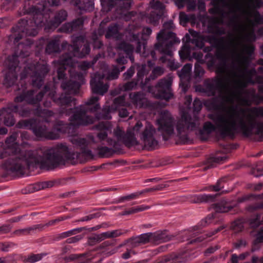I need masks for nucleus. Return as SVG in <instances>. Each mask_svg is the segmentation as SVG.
<instances>
[{
	"label": "nucleus",
	"instance_id": "obj_63",
	"mask_svg": "<svg viewBox=\"0 0 263 263\" xmlns=\"http://www.w3.org/2000/svg\"><path fill=\"white\" fill-rule=\"evenodd\" d=\"M194 72L196 77H201L204 73V70L199 64H196Z\"/></svg>",
	"mask_w": 263,
	"mask_h": 263
},
{
	"label": "nucleus",
	"instance_id": "obj_62",
	"mask_svg": "<svg viewBox=\"0 0 263 263\" xmlns=\"http://www.w3.org/2000/svg\"><path fill=\"white\" fill-rule=\"evenodd\" d=\"M228 159V157L226 155H224L223 156H216L215 157H211L209 159L210 163H219L221 162L224 161Z\"/></svg>",
	"mask_w": 263,
	"mask_h": 263
},
{
	"label": "nucleus",
	"instance_id": "obj_61",
	"mask_svg": "<svg viewBox=\"0 0 263 263\" xmlns=\"http://www.w3.org/2000/svg\"><path fill=\"white\" fill-rule=\"evenodd\" d=\"M35 115L41 117H46L52 116L53 115V113L52 111L48 109H43L37 110L35 113Z\"/></svg>",
	"mask_w": 263,
	"mask_h": 263
},
{
	"label": "nucleus",
	"instance_id": "obj_1",
	"mask_svg": "<svg viewBox=\"0 0 263 263\" xmlns=\"http://www.w3.org/2000/svg\"><path fill=\"white\" fill-rule=\"evenodd\" d=\"M256 40L254 30L250 29L242 37L230 36L228 46L230 48L232 59L230 69H227L226 60L215 67L217 76L204 80L202 91L209 97L215 96L217 92L222 94V99L226 102L250 106L258 96L254 92L249 94L243 89L250 84L263 83V76L257 74L255 69H249L251 57L255 50L252 43Z\"/></svg>",
	"mask_w": 263,
	"mask_h": 263
},
{
	"label": "nucleus",
	"instance_id": "obj_46",
	"mask_svg": "<svg viewBox=\"0 0 263 263\" xmlns=\"http://www.w3.org/2000/svg\"><path fill=\"white\" fill-rule=\"evenodd\" d=\"M59 221V219H54L49 221L48 222L45 223V224H38L36 225H35L33 227H29L30 232L31 231H35V230H39L42 231L45 227H48L49 226L52 225L54 224L57 221Z\"/></svg>",
	"mask_w": 263,
	"mask_h": 263
},
{
	"label": "nucleus",
	"instance_id": "obj_53",
	"mask_svg": "<svg viewBox=\"0 0 263 263\" xmlns=\"http://www.w3.org/2000/svg\"><path fill=\"white\" fill-rule=\"evenodd\" d=\"M190 43L200 49L203 47L204 44L203 39L200 37L191 39L189 42V44Z\"/></svg>",
	"mask_w": 263,
	"mask_h": 263
},
{
	"label": "nucleus",
	"instance_id": "obj_18",
	"mask_svg": "<svg viewBox=\"0 0 263 263\" xmlns=\"http://www.w3.org/2000/svg\"><path fill=\"white\" fill-rule=\"evenodd\" d=\"M104 76L98 73L94 74L90 80L92 91L94 93L103 95L108 89V85L104 84Z\"/></svg>",
	"mask_w": 263,
	"mask_h": 263
},
{
	"label": "nucleus",
	"instance_id": "obj_7",
	"mask_svg": "<svg viewBox=\"0 0 263 263\" xmlns=\"http://www.w3.org/2000/svg\"><path fill=\"white\" fill-rule=\"evenodd\" d=\"M99 99L98 97H92L85 103L87 108L82 106L76 108L74 114L69 118L70 124L78 126L92 124L93 122V118L87 116L86 112L88 110L91 112H95L100 108L98 103Z\"/></svg>",
	"mask_w": 263,
	"mask_h": 263
},
{
	"label": "nucleus",
	"instance_id": "obj_26",
	"mask_svg": "<svg viewBox=\"0 0 263 263\" xmlns=\"http://www.w3.org/2000/svg\"><path fill=\"white\" fill-rule=\"evenodd\" d=\"M172 236L167 234L166 230L159 231L151 233V242L159 243L161 242H166L170 240Z\"/></svg>",
	"mask_w": 263,
	"mask_h": 263
},
{
	"label": "nucleus",
	"instance_id": "obj_33",
	"mask_svg": "<svg viewBox=\"0 0 263 263\" xmlns=\"http://www.w3.org/2000/svg\"><path fill=\"white\" fill-rule=\"evenodd\" d=\"M59 41L52 40L49 42L46 48V52L49 54L60 51Z\"/></svg>",
	"mask_w": 263,
	"mask_h": 263
},
{
	"label": "nucleus",
	"instance_id": "obj_27",
	"mask_svg": "<svg viewBox=\"0 0 263 263\" xmlns=\"http://www.w3.org/2000/svg\"><path fill=\"white\" fill-rule=\"evenodd\" d=\"M115 246V243L110 241H105L97 246L95 251H100L101 253L111 255L117 251L118 248H110Z\"/></svg>",
	"mask_w": 263,
	"mask_h": 263
},
{
	"label": "nucleus",
	"instance_id": "obj_11",
	"mask_svg": "<svg viewBox=\"0 0 263 263\" xmlns=\"http://www.w3.org/2000/svg\"><path fill=\"white\" fill-rule=\"evenodd\" d=\"M157 122L159 125L158 129L161 132L163 140H168L174 133V119L173 116L169 111L163 110L159 114Z\"/></svg>",
	"mask_w": 263,
	"mask_h": 263
},
{
	"label": "nucleus",
	"instance_id": "obj_40",
	"mask_svg": "<svg viewBox=\"0 0 263 263\" xmlns=\"http://www.w3.org/2000/svg\"><path fill=\"white\" fill-rule=\"evenodd\" d=\"M149 5L151 8L154 9L153 11L158 13H162V14H163L165 6L161 2L159 1L153 0L150 2Z\"/></svg>",
	"mask_w": 263,
	"mask_h": 263
},
{
	"label": "nucleus",
	"instance_id": "obj_41",
	"mask_svg": "<svg viewBox=\"0 0 263 263\" xmlns=\"http://www.w3.org/2000/svg\"><path fill=\"white\" fill-rule=\"evenodd\" d=\"M164 72V69L163 68L159 66L155 67L153 70L151 74L149 77L145 79V83H146L147 81H148L150 79L154 80L156 79L157 77L161 76L163 74Z\"/></svg>",
	"mask_w": 263,
	"mask_h": 263
},
{
	"label": "nucleus",
	"instance_id": "obj_28",
	"mask_svg": "<svg viewBox=\"0 0 263 263\" xmlns=\"http://www.w3.org/2000/svg\"><path fill=\"white\" fill-rule=\"evenodd\" d=\"M68 53H65L61 55L58 60V63L60 66L64 67L65 66L73 67L76 64L75 60L71 51H69Z\"/></svg>",
	"mask_w": 263,
	"mask_h": 263
},
{
	"label": "nucleus",
	"instance_id": "obj_47",
	"mask_svg": "<svg viewBox=\"0 0 263 263\" xmlns=\"http://www.w3.org/2000/svg\"><path fill=\"white\" fill-rule=\"evenodd\" d=\"M120 73L119 68L117 66H114L112 70L108 74L106 79L108 80L117 79Z\"/></svg>",
	"mask_w": 263,
	"mask_h": 263
},
{
	"label": "nucleus",
	"instance_id": "obj_38",
	"mask_svg": "<svg viewBox=\"0 0 263 263\" xmlns=\"http://www.w3.org/2000/svg\"><path fill=\"white\" fill-rule=\"evenodd\" d=\"M138 81L133 80L130 81H128L122 85L121 87V90L124 91H132L136 89L138 86Z\"/></svg>",
	"mask_w": 263,
	"mask_h": 263
},
{
	"label": "nucleus",
	"instance_id": "obj_5",
	"mask_svg": "<svg viewBox=\"0 0 263 263\" xmlns=\"http://www.w3.org/2000/svg\"><path fill=\"white\" fill-rule=\"evenodd\" d=\"M26 2L22 11L18 12L19 15H25L26 13L33 15V20L29 23L28 21L21 19L17 24L11 29V34L9 36L10 41L16 43L25 35L35 36L37 32V28L42 26L43 22V16L42 11L35 6H31L26 9Z\"/></svg>",
	"mask_w": 263,
	"mask_h": 263
},
{
	"label": "nucleus",
	"instance_id": "obj_56",
	"mask_svg": "<svg viewBox=\"0 0 263 263\" xmlns=\"http://www.w3.org/2000/svg\"><path fill=\"white\" fill-rule=\"evenodd\" d=\"M262 223V220H260V215H257L254 218L249 220V225L251 228H256L259 227Z\"/></svg>",
	"mask_w": 263,
	"mask_h": 263
},
{
	"label": "nucleus",
	"instance_id": "obj_12",
	"mask_svg": "<svg viewBox=\"0 0 263 263\" xmlns=\"http://www.w3.org/2000/svg\"><path fill=\"white\" fill-rule=\"evenodd\" d=\"M8 67L4 77L3 85L6 87L13 85L17 78V72L20 71L18 62L13 56H8L5 62Z\"/></svg>",
	"mask_w": 263,
	"mask_h": 263
},
{
	"label": "nucleus",
	"instance_id": "obj_52",
	"mask_svg": "<svg viewBox=\"0 0 263 263\" xmlns=\"http://www.w3.org/2000/svg\"><path fill=\"white\" fill-rule=\"evenodd\" d=\"M84 24V17H81L71 22L73 31H77L83 27Z\"/></svg>",
	"mask_w": 263,
	"mask_h": 263
},
{
	"label": "nucleus",
	"instance_id": "obj_23",
	"mask_svg": "<svg viewBox=\"0 0 263 263\" xmlns=\"http://www.w3.org/2000/svg\"><path fill=\"white\" fill-rule=\"evenodd\" d=\"M32 44L33 42L28 40L18 43L14 54L11 56L14 57L15 60L19 62L18 58H25L29 55L30 46Z\"/></svg>",
	"mask_w": 263,
	"mask_h": 263
},
{
	"label": "nucleus",
	"instance_id": "obj_25",
	"mask_svg": "<svg viewBox=\"0 0 263 263\" xmlns=\"http://www.w3.org/2000/svg\"><path fill=\"white\" fill-rule=\"evenodd\" d=\"M67 13L64 10H61L55 14L54 19L49 23V28L53 29L57 28L63 21L66 20Z\"/></svg>",
	"mask_w": 263,
	"mask_h": 263
},
{
	"label": "nucleus",
	"instance_id": "obj_21",
	"mask_svg": "<svg viewBox=\"0 0 263 263\" xmlns=\"http://www.w3.org/2000/svg\"><path fill=\"white\" fill-rule=\"evenodd\" d=\"M34 90H31L25 93H23L17 96L14 101L16 102H21L25 100L28 104H35L42 100L45 91H41L38 93L35 98L33 97Z\"/></svg>",
	"mask_w": 263,
	"mask_h": 263
},
{
	"label": "nucleus",
	"instance_id": "obj_24",
	"mask_svg": "<svg viewBox=\"0 0 263 263\" xmlns=\"http://www.w3.org/2000/svg\"><path fill=\"white\" fill-rule=\"evenodd\" d=\"M111 124L109 122H101L95 126V128L100 130L97 134V137L100 141H104L108 139L107 134L105 130H109L111 128Z\"/></svg>",
	"mask_w": 263,
	"mask_h": 263
},
{
	"label": "nucleus",
	"instance_id": "obj_31",
	"mask_svg": "<svg viewBox=\"0 0 263 263\" xmlns=\"http://www.w3.org/2000/svg\"><path fill=\"white\" fill-rule=\"evenodd\" d=\"M36 123V120L33 119L20 120L16 125L18 128H28L32 129Z\"/></svg>",
	"mask_w": 263,
	"mask_h": 263
},
{
	"label": "nucleus",
	"instance_id": "obj_64",
	"mask_svg": "<svg viewBox=\"0 0 263 263\" xmlns=\"http://www.w3.org/2000/svg\"><path fill=\"white\" fill-rule=\"evenodd\" d=\"M43 254H33L28 257L26 261L31 263H33L41 260Z\"/></svg>",
	"mask_w": 263,
	"mask_h": 263
},
{
	"label": "nucleus",
	"instance_id": "obj_51",
	"mask_svg": "<svg viewBox=\"0 0 263 263\" xmlns=\"http://www.w3.org/2000/svg\"><path fill=\"white\" fill-rule=\"evenodd\" d=\"M102 241L100 234H93L88 238V245L92 246Z\"/></svg>",
	"mask_w": 263,
	"mask_h": 263
},
{
	"label": "nucleus",
	"instance_id": "obj_35",
	"mask_svg": "<svg viewBox=\"0 0 263 263\" xmlns=\"http://www.w3.org/2000/svg\"><path fill=\"white\" fill-rule=\"evenodd\" d=\"M263 242V229H260L256 234V237L253 241L251 251L254 252L259 248V244Z\"/></svg>",
	"mask_w": 263,
	"mask_h": 263
},
{
	"label": "nucleus",
	"instance_id": "obj_20",
	"mask_svg": "<svg viewBox=\"0 0 263 263\" xmlns=\"http://www.w3.org/2000/svg\"><path fill=\"white\" fill-rule=\"evenodd\" d=\"M107 143L108 145L112 146V148L107 146H100L98 148V156L101 158H108L118 152L120 148L118 147L117 142L112 139H108Z\"/></svg>",
	"mask_w": 263,
	"mask_h": 263
},
{
	"label": "nucleus",
	"instance_id": "obj_57",
	"mask_svg": "<svg viewBox=\"0 0 263 263\" xmlns=\"http://www.w3.org/2000/svg\"><path fill=\"white\" fill-rule=\"evenodd\" d=\"M135 67L134 66H131L125 73L123 74V80L127 81L129 80L135 73Z\"/></svg>",
	"mask_w": 263,
	"mask_h": 263
},
{
	"label": "nucleus",
	"instance_id": "obj_19",
	"mask_svg": "<svg viewBox=\"0 0 263 263\" xmlns=\"http://www.w3.org/2000/svg\"><path fill=\"white\" fill-rule=\"evenodd\" d=\"M129 99L136 108H146L149 105L146 94L141 91L130 92Z\"/></svg>",
	"mask_w": 263,
	"mask_h": 263
},
{
	"label": "nucleus",
	"instance_id": "obj_44",
	"mask_svg": "<svg viewBox=\"0 0 263 263\" xmlns=\"http://www.w3.org/2000/svg\"><path fill=\"white\" fill-rule=\"evenodd\" d=\"M263 209V200L250 204L246 207V210L249 212H254Z\"/></svg>",
	"mask_w": 263,
	"mask_h": 263
},
{
	"label": "nucleus",
	"instance_id": "obj_54",
	"mask_svg": "<svg viewBox=\"0 0 263 263\" xmlns=\"http://www.w3.org/2000/svg\"><path fill=\"white\" fill-rule=\"evenodd\" d=\"M181 260L177 257H172L170 256H164L159 261V263H179Z\"/></svg>",
	"mask_w": 263,
	"mask_h": 263
},
{
	"label": "nucleus",
	"instance_id": "obj_3",
	"mask_svg": "<svg viewBox=\"0 0 263 263\" xmlns=\"http://www.w3.org/2000/svg\"><path fill=\"white\" fill-rule=\"evenodd\" d=\"M213 8L210 9L209 12L211 14H217L220 17H214L212 22L214 24H222L223 20H228L229 24L233 26L236 34H229L226 37V43L224 37L217 38L214 36H209L208 42L213 44L217 48L216 56L221 61L226 60V55L222 51L228 50L230 54V48L228 46V39L229 37L240 36L243 37L246 33L251 29H254L255 22H258V17L255 16V21L251 19L252 15L250 10L249 4L242 6L235 0H211Z\"/></svg>",
	"mask_w": 263,
	"mask_h": 263
},
{
	"label": "nucleus",
	"instance_id": "obj_48",
	"mask_svg": "<svg viewBox=\"0 0 263 263\" xmlns=\"http://www.w3.org/2000/svg\"><path fill=\"white\" fill-rule=\"evenodd\" d=\"M18 0H5L2 5V8L6 11H8L13 9L18 3Z\"/></svg>",
	"mask_w": 263,
	"mask_h": 263
},
{
	"label": "nucleus",
	"instance_id": "obj_4",
	"mask_svg": "<svg viewBox=\"0 0 263 263\" xmlns=\"http://www.w3.org/2000/svg\"><path fill=\"white\" fill-rule=\"evenodd\" d=\"M211 105L217 112L209 115L214 124L210 122L204 124L203 130L208 134L217 129L222 136H230L239 128L243 135H249L254 125L255 117L263 115V108L226 105L216 98L213 99Z\"/></svg>",
	"mask_w": 263,
	"mask_h": 263
},
{
	"label": "nucleus",
	"instance_id": "obj_8",
	"mask_svg": "<svg viewBox=\"0 0 263 263\" xmlns=\"http://www.w3.org/2000/svg\"><path fill=\"white\" fill-rule=\"evenodd\" d=\"M134 136L140 134V138L144 147L147 150H153L158 146V141L156 129L149 123L143 128L142 123L138 121L133 128Z\"/></svg>",
	"mask_w": 263,
	"mask_h": 263
},
{
	"label": "nucleus",
	"instance_id": "obj_16",
	"mask_svg": "<svg viewBox=\"0 0 263 263\" xmlns=\"http://www.w3.org/2000/svg\"><path fill=\"white\" fill-rule=\"evenodd\" d=\"M114 136L117 138L118 141H122L126 146L130 147L133 146L137 145L139 144L135 137L134 135V132L127 130L126 134H125L124 130L117 126L113 131Z\"/></svg>",
	"mask_w": 263,
	"mask_h": 263
},
{
	"label": "nucleus",
	"instance_id": "obj_43",
	"mask_svg": "<svg viewBox=\"0 0 263 263\" xmlns=\"http://www.w3.org/2000/svg\"><path fill=\"white\" fill-rule=\"evenodd\" d=\"M255 107V108H263V106L262 107ZM259 117H263V114L262 115H258L255 117L254 125L253 126V128L252 129L251 133L249 135H245V136H249L251 135L252 134L253 130L255 127H256V128H257V131H256L257 134H263V122H259L258 123H256L257 118Z\"/></svg>",
	"mask_w": 263,
	"mask_h": 263
},
{
	"label": "nucleus",
	"instance_id": "obj_58",
	"mask_svg": "<svg viewBox=\"0 0 263 263\" xmlns=\"http://www.w3.org/2000/svg\"><path fill=\"white\" fill-rule=\"evenodd\" d=\"M215 217L214 214H210L208 215L204 219H202L201 221V226L202 227H206L211 223Z\"/></svg>",
	"mask_w": 263,
	"mask_h": 263
},
{
	"label": "nucleus",
	"instance_id": "obj_45",
	"mask_svg": "<svg viewBox=\"0 0 263 263\" xmlns=\"http://www.w3.org/2000/svg\"><path fill=\"white\" fill-rule=\"evenodd\" d=\"M231 228L236 233L241 232L243 229V222L240 219H237L232 223Z\"/></svg>",
	"mask_w": 263,
	"mask_h": 263
},
{
	"label": "nucleus",
	"instance_id": "obj_9",
	"mask_svg": "<svg viewBox=\"0 0 263 263\" xmlns=\"http://www.w3.org/2000/svg\"><path fill=\"white\" fill-rule=\"evenodd\" d=\"M47 65L40 64L38 62L30 63L24 67L21 73V79H25L30 76L33 87L40 88L44 83V78L49 72Z\"/></svg>",
	"mask_w": 263,
	"mask_h": 263
},
{
	"label": "nucleus",
	"instance_id": "obj_55",
	"mask_svg": "<svg viewBox=\"0 0 263 263\" xmlns=\"http://www.w3.org/2000/svg\"><path fill=\"white\" fill-rule=\"evenodd\" d=\"M86 229L85 228H80L78 229H75L71 231H69L66 232H64L61 234L60 236V238H66L71 235L76 234L77 233H80L82 232L83 230H85Z\"/></svg>",
	"mask_w": 263,
	"mask_h": 263
},
{
	"label": "nucleus",
	"instance_id": "obj_10",
	"mask_svg": "<svg viewBox=\"0 0 263 263\" xmlns=\"http://www.w3.org/2000/svg\"><path fill=\"white\" fill-rule=\"evenodd\" d=\"M197 120L192 119L187 114H184L176 123L177 136L181 141L185 143L189 140L188 132L194 130L198 124Z\"/></svg>",
	"mask_w": 263,
	"mask_h": 263
},
{
	"label": "nucleus",
	"instance_id": "obj_30",
	"mask_svg": "<svg viewBox=\"0 0 263 263\" xmlns=\"http://www.w3.org/2000/svg\"><path fill=\"white\" fill-rule=\"evenodd\" d=\"M212 208L217 213H226L231 211L233 206L229 205L228 203L225 200H221L219 202L213 204Z\"/></svg>",
	"mask_w": 263,
	"mask_h": 263
},
{
	"label": "nucleus",
	"instance_id": "obj_17",
	"mask_svg": "<svg viewBox=\"0 0 263 263\" xmlns=\"http://www.w3.org/2000/svg\"><path fill=\"white\" fill-rule=\"evenodd\" d=\"M57 103L61 106L60 113L61 114H65L69 115L71 113L75 111L74 107L73 109L71 107L72 104L74 106L75 99L69 96V94L65 93H62L57 100Z\"/></svg>",
	"mask_w": 263,
	"mask_h": 263
},
{
	"label": "nucleus",
	"instance_id": "obj_50",
	"mask_svg": "<svg viewBox=\"0 0 263 263\" xmlns=\"http://www.w3.org/2000/svg\"><path fill=\"white\" fill-rule=\"evenodd\" d=\"M192 69L191 64H186L181 70L178 72V75L180 78H183L187 76L190 72Z\"/></svg>",
	"mask_w": 263,
	"mask_h": 263
},
{
	"label": "nucleus",
	"instance_id": "obj_36",
	"mask_svg": "<svg viewBox=\"0 0 263 263\" xmlns=\"http://www.w3.org/2000/svg\"><path fill=\"white\" fill-rule=\"evenodd\" d=\"M162 15V13H158L155 11H152L147 16L148 23L154 26L157 25Z\"/></svg>",
	"mask_w": 263,
	"mask_h": 263
},
{
	"label": "nucleus",
	"instance_id": "obj_15",
	"mask_svg": "<svg viewBox=\"0 0 263 263\" xmlns=\"http://www.w3.org/2000/svg\"><path fill=\"white\" fill-rule=\"evenodd\" d=\"M172 84V80L170 78L160 80L155 86L157 93L154 95L155 97L166 101L173 99L174 95L171 88Z\"/></svg>",
	"mask_w": 263,
	"mask_h": 263
},
{
	"label": "nucleus",
	"instance_id": "obj_34",
	"mask_svg": "<svg viewBox=\"0 0 263 263\" xmlns=\"http://www.w3.org/2000/svg\"><path fill=\"white\" fill-rule=\"evenodd\" d=\"M125 104V96H120L114 100L113 103L111 105V109H112L114 111H115L119 108V107L124 106Z\"/></svg>",
	"mask_w": 263,
	"mask_h": 263
},
{
	"label": "nucleus",
	"instance_id": "obj_42",
	"mask_svg": "<svg viewBox=\"0 0 263 263\" xmlns=\"http://www.w3.org/2000/svg\"><path fill=\"white\" fill-rule=\"evenodd\" d=\"M53 127L60 134L61 133H65L67 128V124L65 123L62 121H57L54 124Z\"/></svg>",
	"mask_w": 263,
	"mask_h": 263
},
{
	"label": "nucleus",
	"instance_id": "obj_32",
	"mask_svg": "<svg viewBox=\"0 0 263 263\" xmlns=\"http://www.w3.org/2000/svg\"><path fill=\"white\" fill-rule=\"evenodd\" d=\"M47 127L45 125H36L33 126L32 132L37 137L45 138Z\"/></svg>",
	"mask_w": 263,
	"mask_h": 263
},
{
	"label": "nucleus",
	"instance_id": "obj_6",
	"mask_svg": "<svg viewBox=\"0 0 263 263\" xmlns=\"http://www.w3.org/2000/svg\"><path fill=\"white\" fill-rule=\"evenodd\" d=\"M162 29L157 35V42L154 44V49L163 54L160 61L164 63L167 61L166 56L172 57L173 55L172 47L174 44L179 43L180 40L176 37L175 33L168 31L174 28L175 26L172 20L165 22Z\"/></svg>",
	"mask_w": 263,
	"mask_h": 263
},
{
	"label": "nucleus",
	"instance_id": "obj_37",
	"mask_svg": "<svg viewBox=\"0 0 263 263\" xmlns=\"http://www.w3.org/2000/svg\"><path fill=\"white\" fill-rule=\"evenodd\" d=\"M118 48L124 51L127 55L133 54L134 51L133 46L124 41L118 44Z\"/></svg>",
	"mask_w": 263,
	"mask_h": 263
},
{
	"label": "nucleus",
	"instance_id": "obj_22",
	"mask_svg": "<svg viewBox=\"0 0 263 263\" xmlns=\"http://www.w3.org/2000/svg\"><path fill=\"white\" fill-rule=\"evenodd\" d=\"M18 106L12 104H8L7 107L1 110V115L4 116V123L7 126H13L15 122L12 112H17Z\"/></svg>",
	"mask_w": 263,
	"mask_h": 263
},
{
	"label": "nucleus",
	"instance_id": "obj_13",
	"mask_svg": "<svg viewBox=\"0 0 263 263\" xmlns=\"http://www.w3.org/2000/svg\"><path fill=\"white\" fill-rule=\"evenodd\" d=\"M68 50L73 56L82 58L89 53L90 48L85 36L80 35L74 38L72 45H68Z\"/></svg>",
	"mask_w": 263,
	"mask_h": 263
},
{
	"label": "nucleus",
	"instance_id": "obj_49",
	"mask_svg": "<svg viewBox=\"0 0 263 263\" xmlns=\"http://www.w3.org/2000/svg\"><path fill=\"white\" fill-rule=\"evenodd\" d=\"M60 134L58 132H57L55 129H54V128L53 127L52 129L50 131H48V130H47L46 135L45 139L47 140H53L58 139L59 138H60Z\"/></svg>",
	"mask_w": 263,
	"mask_h": 263
},
{
	"label": "nucleus",
	"instance_id": "obj_14",
	"mask_svg": "<svg viewBox=\"0 0 263 263\" xmlns=\"http://www.w3.org/2000/svg\"><path fill=\"white\" fill-rule=\"evenodd\" d=\"M69 72L71 80L62 82L61 86L65 93H76L83 82L84 76L81 72L73 71L72 69H70Z\"/></svg>",
	"mask_w": 263,
	"mask_h": 263
},
{
	"label": "nucleus",
	"instance_id": "obj_39",
	"mask_svg": "<svg viewBox=\"0 0 263 263\" xmlns=\"http://www.w3.org/2000/svg\"><path fill=\"white\" fill-rule=\"evenodd\" d=\"M112 111H114L111 109V106H105L103 108L101 112L97 115V118L98 119H110L111 118L110 113Z\"/></svg>",
	"mask_w": 263,
	"mask_h": 263
},
{
	"label": "nucleus",
	"instance_id": "obj_60",
	"mask_svg": "<svg viewBox=\"0 0 263 263\" xmlns=\"http://www.w3.org/2000/svg\"><path fill=\"white\" fill-rule=\"evenodd\" d=\"M145 65H142L141 66H138L137 69V81H139L140 79H142L144 74H145Z\"/></svg>",
	"mask_w": 263,
	"mask_h": 263
},
{
	"label": "nucleus",
	"instance_id": "obj_2",
	"mask_svg": "<svg viewBox=\"0 0 263 263\" xmlns=\"http://www.w3.org/2000/svg\"><path fill=\"white\" fill-rule=\"evenodd\" d=\"M71 142L77 149H80L79 152L69 148L65 144H58L51 148L44 147L21 151L7 160L4 166L8 171L23 175L30 166L49 170L66 162L76 164L93 158L91 151L87 147L85 139L73 138Z\"/></svg>",
	"mask_w": 263,
	"mask_h": 263
},
{
	"label": "nucleus",
	"instance_id": "obj_29",
	"mask_svg": "<svg viewBox=\"0 0 263 263\" xmlns=\"http://www.w3.org/2000/svg\"><path fill=\"white\" fill-rule=\"evenodd\" d=\"M130 241L134 247H136L141 244L151 242V233H144L138 237L133 238Z\"/></svg>",
	"mask_w": 263,
	"mask_h": 263
},
{
	"label": "nucleus",
	"instance_id": "obj_59",
	"mask_svg": "<svg viewBox=\"0 0 263 263\" xmlns=\"http://www.w3.org/2000/svg\"><path fill=\"white\" fill-rule=\"evenodd\" d=\"M209 29L211 32L218 35H223L226 33L225 29L222 27L219 28L214 26H210Z\"/></svg>",
	"mask_w": 263,
	"mask_h": 263
}]
</instances>
